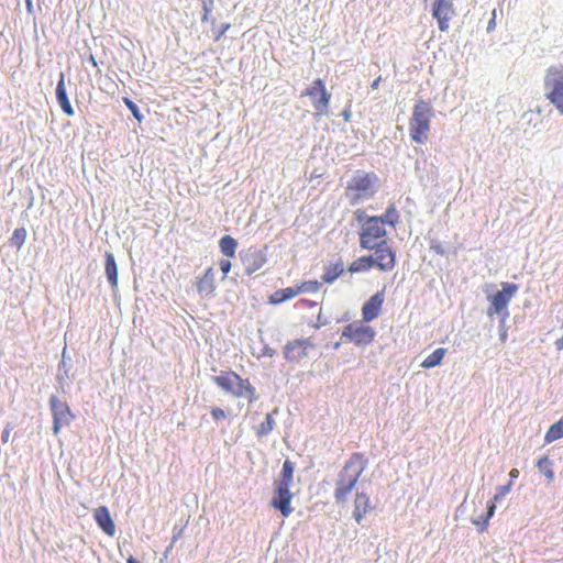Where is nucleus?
Segmentation results:
<instances>
[{
	"label": "nucleus",
	"instance_id": "obj_5",
	"mask_svg": "<svg viewBox=\"0 0 563 563\" xmlns=\"http://www.w3.org/2000/svg\"><path fill=\"white\" fill-rule=\"evenodd\" d=\"M547 99L563 114V66H551L544 76Z\"/></svg>",
	"mask_w": 563,
	"mask_h": 563
},
{
	"label": "nucleus",
	"instance_id": "obj_15",
	"mask_svg": "<svg viewBox=\"0 0 563 563\" xmlns=\"http://www.w3.org/2000/svg\"><path fill=\"white\" fill-rule=\"evenodd\" d=\"M314 344L310 339H297L288 342L284 347V357L290 362H299L308 355Z\"/></svg>",
	"mask_w": 563,
	"mask_h": 563
},
{
	"label": "nucleus",
	"instance_id": "obj_9",
	"mask_svg": "<svg viewBox=\"0 0 563 563\" xmlns=\"http://www.w3.org/2000/svg\"><path fill=\"white\" fill-rule=\"evenodd\" d=\"M518 288L516 284L501 283V290L489 298L490 305L487 308V314L494 317L503 313V319H505L508 316L507 307L512 297L517 294Z\"/></svg>",
	"mask_w": 563,
	"mask_h": 563
},
{
	"label": "nucleus",
	"instance_id": "obj_43",
	"mask_svg": "<svg viewBox=\"0 0 563 563\" xmlns=\"http://www.w3.org/2000/svg\"><path fill=\"white\" fill-rule=\"evenodd\" d=\"M25 7H26V11L29 13H33V3H32V0H25Z\"/></svg>",
	"mask_w": 563,
	"mask_h": 563
},
{
	"label": "nucleus",
	"instance_id": "obj_49",
	"mask_svg": "<svg viewBox=\"0 0 563 563\" xmlns=\"http://www.w3.org/2000/svg\"><path fill=\"white\" fill-rule=\"evenodd\" d=\"M500 336H501V340H503V341H505V340H506V338H507V333H506V332H504V333H501V335H500Z\"/></svg>",
	"mask_w": 563,
	"mask_h": 563
},
{
	"label": "nucleus",
	"instance_id": "obj_44",
	"mask_svg": "<svg viewBox=\"0 0 563 563\" xmlns=\"http://www.w3.org/2000/svg\"><path fill=\"white\" fill-rule=\"evenodd\" d=\"M555 346L559 351L563 350V335L555 341Z\"/></svg>",
	"mask_w": 563,
	"mask_h": 563
},
{
	"label": "nucleus",
	"instance_id": "obj_10",
	"mask_svg": "<svg viewBox=\"0 0 563 563\" xmlns=\"http://www.w3.org/2000/svg\"><path fill=\"white\" fill-rule=\"evenodd\" d=\"M372 251H374V253L369 256L372 257L373 267L384 273L391 272L396 267V251L391 247L387 240L379 241V243Z\"/></svg>",
	"mask_w": 563,
	"mask_h": 563
},
{
	"label": "nucleus",
	"instance_id": "obj_36",
	"mask_svg": "<svg viewBox=\"0 0 563 563\" xmlns=\"http://www.w3.org/2000/svg\"><path fill=\"white\" fill-rule=\"evenodd\" d=\"M210 415L214 421H220L228 418V413L220 407H212Z\"/></svg>",
	"mask_w": 563,
	"mask_h": 563
},
{
	"label": "nucleus",
	"instance_id": "obj_24",
	"mask_svg": "<svg viewBox=\"0 0 563 563\" xmlns=\"http://www.w3.org/2000/svg\"><path fill=\"white\" fill-rule=\"evenodd\" d=\"M343 272L344 264L341 260H339L338 262L325 266L322 280L325 284H332L339 276L343 274Z\"/></svg>",
	"mask_w": 563,
	"mask_h": 563
},
{
	"label": "nucleus",
	"instance_id": "obj_11",
	"mask_svg": "<svg viewBox=\"0 0 563 563\" xmlns=\"http://www.w3.org/2000/svg\"><path fill=\"white\" fill-rule=\"evenodd\" d=\"M320 286L321 284L318 280H307L294 287L278 289L269 296V302L272 305H280L287 300L295 298L300 294L316 292L319 290Z\"/></svg>",
	"mask_w": 563,
	"mask_h": 563
},
{
	"label": "nucleus",
	"instance_id": "obj_13",
	"mask_svg": "<svg viewBox=\"0 0 563 563\" xmlns=\"http://www.w3.org/2000/svg\"><path fill=\"white\" fill-rule=\"evenodd\" d=\"M432 16L438 22L441 32H448L450 22L455 18L456 10L453 0H434L432 3Z\"/></svg>",
	"mask_w": 563,
	"mask_h": 563
},
{
	"label": "nucleus",
	"instance_id": "obj_31",
	"mask_svg": "<svg viewBox=\"0 0 563 563\" xmlns=\"http://www.w3.org/2000/svg\"><path fill=\"white\" fill-rule=\"evenodd\" d=\"M537 467L539 468L540 472H542L545 475L549 483H552L554 481L553 465L548 456L544 455L540 457L537 462Z\"/></svg>",
	"mask_w": 563,
	"mask_h": 563
},
{
	"label": "nucleus",
	"instance_id": "obj_39",
	"mask_svg": "<svg viewBox=\"0 0 563 563\" xmlns=\"http://www.w3.org/2000/svg\"><path fill=\"white\" fill-rule=\"evenodd\" d=\"M496 16H497L496 10H493L492 19L488 22V26H487V31L488 32H492L493 30H495V27H496Z\"/></svg>",
	"mask_w": 563,
	"mask_h": 563
},
{
	"label": "nucleus",
	"instance_id": "obj_12",
	"mask_svg": "<svg viewBox=\"0 0 563 563\" xmlns=\"http://www.w3.org/2000/svg\"><path fill=\"white\" fill-rule=\"evenodd\" d=\"M49 406L53 415V432L57 435L63 427L71 422L74 415L68 404L55 395L49 397Z\"/></svg>",
	"mask_w": 563,
	"mask_h": 563
},
{
	"label": "nucleus",
	"instance_id": "obj_28",
	"mask_svg": "<svg viewBox=\"0 0 563 563\" xmlns=\"http://www.w3.org/2000/svg\"><path fill=\"white\" fill-rule=\"evenodd\" d=\"M371 268H373L372 257L369 255H364V256H361V257L356 258L355 261H353L349 265L347 271L350 273L354 274V273L367 272Z\"/></svg>",
	"mask_w": 563,
	"mask_h": 563
},
{
	"label": "nucleus",
	"instance_id": "obj_23",
	"mask_svg": "<svg viewBox=\"0 0 563 563\" xmlns=\"http://www.w3.org/2000/svg\"><path fill=\"white\" fill-rule=\"evenodd\" d=\"M104 269L108 280L112 288L118 287V266L112 253L107 252L104 255Z\"/></svg>",
	"mask_w": 563,
	"mask_h": 563
},
{
	"label": "nucleus",
	"instance_id": "obj_14",
	"mask_svg": "<svg viewBox=\"0 0 563 563\" xmlns=\"http://www.w3.org/2000/svg\"><path fill=\"white\" fill-rule=\"evenodd\" d=\"M291 486H285L278 483H274V494L271 499V506L280 511L283 517L287 518L294 511L291 507L292 493L290 492Z\"/></svg>",
	"mask_w": 563,
	"mask_h": 563
},
{
	"label": "nucleus",
	"instance_id": "obj_21",
	"mask_svg": "<svg viewBox=\"0 0 563 563\" xmlns=\"http://www.w3.org/2000/svg\"><path fill=\"white\" fill-rule=\"evenodd\" d=\"M197 290L202 297H211L216 291V273L213 267H209L206 269L202 277H200L197 283Z\"/></svg>",
	"mask_w": 563,
	"mask_h": 563
},
{
	"label": "nucleus",
	"instance_id": "obj_41",
	"mask_svg": "<svg viewBox=\"0 0 563 563\" xmlns=\"http://www.w3.org/2000/svg\"><path fill=\"white\" fill-rule=\"evenodd\" d=\"M519 476V471L517 468H512L509 472L510 482L512 483L514 479H516Z\"/></svg>",
	"mask_w": 563,
	"mask_h": 563
},
{
	"label": "nucleus",
	"instance_id": "obj_37",
	"mask_svg": "<svg viewBox=\"0 0 563 563\" xmlns=\"http://www.w3.org/2000/svg\"><path fill=\"white\" fill-rule=\"evenodd\" d=\"M219 265H220V269L224 276L231 271L232 264H231L230 260H221L219 262Z\"/></svg>",
	"mask_w": 563,
	"mask_h": 563
},
{
	"label": "nucleus",
	"instance_id": "obj_27",
	"mask_svg": "<svg viewBox=\"0 0 563 563\" xmlns=\"http://www.w3.org/2000/svg\"><path fill=\"white\" fill-rule=\"evenodd\" d=\"M219 247L221 253L227 257H234L238 247V242L231 235H224L219 241Z\"/></svg>",
	"mask_w": 563,
	"mask_h": 563
},
{
	"label": "nucleus",
	"instance_id": "obj_35",
	"mask_svg": "<svg viewBox=\"0 0 563 563\" xmlns=\"http://www.w3.org/2000/svg\"><path fill=\"white\" fill-rule=\"evenodd\" d=\"M123 101H124L125 106L129 108V110L132 112L133 117L137 121H141L143 117H142L140 110H139V107L131 99H129L128 97H124Z\"/></svg>",
	"mask_w": 563,
	"mask_h": 563
},
{
	"label": "nucleus",
	"instance_id": "obj_2",
	"mask_svg": "<svg viewBox=\"0 0 563 563\" xmlns=\"http://www.w3.org/2000/svg\"><path fill=\"white\" fill-rule=\"evenodd\" d=\"M212 382L224 393L235 398H245L250 404L257 400L256 388L249 378L233 371H222L212 377Z\"/></svg>",
	"mask_w": 563,
	"mask_h": 563
},
{
	"label": "nucleus",
	"instance_id": "obj_4",
	"mask_svg": "<svg viewBox=\"0 0 563 563\" xmlns=\"http://www.w3.org/2000/svg\"><path fill=\"white\" fill-rule=\"evenodd\" d=\"M377 177L374 173L356 172L345 188V196L354 205L376 192Z\"/></svg>",
	"mask_w": 563,
	"mask_h": 563
},
{
	"label": "nucleus",
	"instance_id": "obj_1",
	"mask_svg": "<svg viewBox=\"0 0 563 563\" xmlns=\"http://www.w3.org/2000/svg\"><path fill=\"white\" fill-rule=\"evenodd\" d=\"M366 465L367 460L361 452L353 453L345 462L339 474L334 490V498L338 504L346 501L347 495L355 487Z\"/></svg>",
	"mask_w": 563,
	"mask_h": 563
},
{
	"label": "nucleus",
	"instance_id": "obj_42",
	"mask_svg": "<svg viewBox=\"0 0 563 563\" xmlns=\"http://www.w3.org/2000/svg\"><path fill=\"white\" fill-rule=\"evenodd\" d=\"M380 81H382V76H378V77H377V78L372 82L371 88H372V89H374V90H375V89H377V88L379 87Z\"/></svg>",
	"mask_w": 563,
	"mask_h": 563
},
{
	"label": "nucleus",
	"instance_id": "obj_34",
	"mask_svg": "<svg viewBox=\"0 0 563 563\" xmlns=\"http://www.w3.org/2000/svg\"><path fill=\"white\" fill-rule=\"evenodd\" d=\"M213 3H214L213 0H201V5H202V16H201V20L203 22L209 20L210 14H211L212 9H213Z\"/></svg>",
	"mask_w": 563,
	"mask_h": 563
},
{
	"label": "nucleus",
	"instance_id": "obj_46",
	"mask_svg": "<svg viewBox=\"0 0 563 563\" xmlns=\"http://www.w3.org/2000/svg\"><path fill=\"white\" fill-rule=\"evenodd\" d=\"M343 115H344L345 121H349V120H350V115H351V114H350V111H346V110H345V111L343 112Z\"/></svg>",
	"mask_w": 563,
	"mask_h": 563
},
{
	"label": "nucleus",
	"instance_id": "obj_29",
	"mask_svg": "<svg viewBox=\"0 0 563 563\" xmlns=\"http://www.w3.org/2000/svg\"><path fill=\"white\" fill-rule=\"evenodd\" d=\"M377 219H382L383 225L388 224L395 228L399 223L400 216L396 206L391 203L387 207L386 212L383 216L377 217Z\"/></svg>",
	"mask_w": 563,
	"mask_h": 563
},
{
	"label": "nucleus",
	"instance_id": "obj_6",
	"mask_svg": "<svg viewBox=\"0 0 563 563\" xmlns=\"http://www.w3.org/2000/svg\"><path fill=\"white\" fill-rule=\"evenodd\" d=\"M301 97L310 98L311 104L316 111V117L329 114L331 93L327 90L325 84L322 79H314L311 86L302 91Z\"/></svg>",
	"mask_w": 563,
	"mask_h": 563
},
{
	"label": "nucleus",
	"instance_id": "obj_38",
	"mask_svg": "<svg viewBox=\"0 0 563 563\" xmlns=\"http://www.w3.org/2000/svg\"><path fill=\"white\" fill-rule=\"evenodd\" d=\"M230 29V24L229 23H225L221 26V29L219 30V32L216 34L214 36V41L218 42L221 40V37L224 35V33Z\"/></svg>",
	"mask_w": 563,
	"mask_h": 563
},
{
	"label": "nucleus",
	"instance_id": "obj_47",
	"mask_svg": "<svg viewBox=\"0 0 563 563\" xmlns=\"http://www.w3.org/2000/svg\"><path fill=\"white\" fill-rule=\"evenodd\" d=\"M128 563H140L136 559H134L133 556H130L126 561Z\"/></svg>",
	"mask_w": 563,
	"mask_h": 563
},
{
	"label": "nucleus",
	"instance_id": "obj_25",
	"mask_svg": "<svg viewBox=\"0 0 563 563\" xmlns=\"http://www.w3.org/2000/svg\"><path fill=\"white\" fill-rule=\"evenodd\" d=\"M294 473H295V464L290 460H286L283 463V468L280 472V476L278 481L274 483H278L285 486H291L294 483Z\"/></svg>",
	"mask_w": 563,
	"mask_h": 563
},
{
	"label": "nucleus",
	"instance_id": "obj_17",
	"mask_svg": "<svg viewBox=\"0 0 563 563\" xmlns=\"http://www.w3.org/2000/svg\"><path fill=\"white\" fill-rule=\"evenodd\" d=\"M385 301V289L374 294L362 307V320L371 322L378 318Z\"/></svg>",
	"mask_w": 563,
	"mask_h": 563
},
{
	"label": "nucleus",
	"instance_id": "obj_19",
	"mask_svg": "<svg viewBox=\"0 0 563 563\" xmlns=\"http://www.w3.org/2000/svg\"><path fill=\"white\" fill-rule=\"evenodd\" d=\"M93 518L99 528L109 537L115 534V525L106 506H99L93 510Z\"/></svg>",
	"mask_w": 563,
	"mask_h": 563
},
{
	"label": "nucleus",
	"instance_id": "obj_20",
	"mask_svg": "<svg viewBox=\"0 0 563 563\" xmlns=\"http://www.w3.org/2000/svg\"><path fill=\"white\" fill-rule=\"evenodd\" d=\"M245 272L251 275L261 269L266 263V255L257 249H250L242 258Z\"/></svg>",
	"mask_w": 563,
	"mask_h": 563
},
{
	"label": "nucleus",
	"instance_id": "obj_45",
	"mask_svg": "<svg viewBox=\"0 0 563 563\" xmlns=\"http://www.w3.org/2000/svg\"><path fill=\"white\" fill-rule=\"evenodd\" d=\"M300 302H301V303H303V305L311 306V307L317 306V303H316V302L310 301V300H308V299H302V300H300Z\"/></svg>",
	"mask_w": 563,
	"mask_h": 563
},
{
	"label": "nucleus",
	"instance_id": "obj_26",
	"mask_svg": "<svg viewBox=\"0 0 563 563\" xmlns=\"http://www.w3.org/2000/svg\"><path fill=\"white\" fill-rule=\"evenodd\" d=\"M446 355V349L439 347L428 355L421 363L423 368H433L440 365Z\"/></svg>",
	"mask_w": 563,
	"mask_h": 563
},
{
	"label": "nucleus",
	"instance_id": "obj_7",
	"mask_svg": "<svg viewBox=\"0 0 563 563\" xmlns=\"http://www.w3.org/2000/svg\"><path fill=\"white\" fill-rule=\"evenodd\" d=\"M387 232L382 224V219L376 216L368 217L360 232V246L363 250L372 251L382 240H386Z\"/></svg>",
	"mask_w": 563,
	"mask_h": 563
},
{
	"label": "nucleus",
	"instance_id": "obj_32",
	"mask_svg": "<svg viewBox=\"0 0 563 563\" xmlns=\"http://www.w3.org/2000/svg\"><path fill=\"white\" fill-rule=\"evenodd\" d=\"M274 427L275 420L273 418V415L267 413L265 420L261 424L255 427V434L257 435V438H263L269 434L273 431Z\"/></svg>",
	"mask_w": 563,
	"mask_h": 563
},
{
	"label": "nucleus",
	"instance_id": "obj_8",
	"mask_svg": "<svg viewBox=\"0 0 563 563\" xmlns=\"http://www.w3.org/2000/svg\"><path fill=\"white\" fill-rule=\"evenodd\" d=\"M365 323L363 320H356L346 324L342 330V338L357 346L369 345L375 339L376 331Z\"/></svg>",
	"mask_w": 563,
	"mask_h": 563
},
{
	"label": "nucleus",
	"instance_id": "obj_16",
	"mask_svg": "<svg viewBox=\"0 0 563 563\" xmlns=\"http://www.w3.org/2000/svg\"><path fill=\"white\" fill-rule=\"evenodd\" d=\"M511 482H509L507 485L499 486L497 488V493L495 494L493 500L489 503L487 507V512L485 516L475 518L472 520V522L479 527V532H485L488 527L489 519L494 516L495 509H496V503L499 501L503 497H505L511 489Z\"/></svg>",
	"mask_w": 563,
	"mask_h": 563
},
{
	"label": "nucleus",
	"instance_id": "obj_48",
	"mask_svg": "<svg viewBox=\"0 0 563 563\" xmlns=\"http://www.w3.org/2000/svg\"><path fill=\"white\" fill-rule=\"evenodd\" d=\"M90 60L93 66H97V62L92 55L90 56Z\"/></svg>",
	"mask_w": 563,
	"mask_h": 563
},
{
	"label": "nucleus",
	"instance_id": "obj_33",
	"mask_svg": "<svg viewBox=\"0 0 563 563\" xmlns=\"http://www.w3.org/2000/svg\"><path fill=\"white\" fill-rule=\"evenodd\" d=\"M26 239V230L24 228H18L13 231L10 238V244L15 246L18 250L22 247Z\"/></svg>",
	"mask_w": 563,
	"mask_h": 563
},
{
	"label": "nucleus",
	"instance_id": "obj_3",
	"mask_svg": "<svg viewBox=\"0 0 563 563\" xmlns=\"http://www.w3.org/2000/svg\"><path fill=\"white\" fill-rule=\"evenodd\" d=\"M432 117L433 109L431 104L424 100H418L409 120V133L413 142L423 144L428 141Z\"/></svg>",
	"mask_w": 563,
	"mask_h": 563
},
{
	"label": "nucleus",
	"instance_id": "obj_30",
	"mask_svg": "<svg viewBox=\"0 0 563 563\" xmlns=\"http://www.w3.org/2000/svg\"><path fill=\"white\" fill-rule=\"evenodd\" d=\"M561 438H563V417L549 428L544 435V441L549 444Z\"/></svg>",
	"mask_w": 563,
	"mask_h": 563
},
{
	"label": "nucleus",
	"instance_id": "obj_22",
	"mask_svg": "<svg viewBox=\"0 0 563 563\" xmlns=\"http://www.w3.org/2000/svg\"><path fill=\"white\" fill-rule=\"evenodd\" d=\"M56 98H57V101H58L62 110L64 111V113L69 117L74 115V109L69 102V99H68V96L66 92L64 73H60V75H59V80L56 86Z\"/></svg>",
	"mask_w": 563,
	"mask_h": 563
},
{
	"label": "nucleus",
	"instance_id": "obj_40",
	"mask_svg": "<svg viewBox=\"0 0 563 563\" xmlns=\"http://www.w3.org/2000/svg\"><path fill=\"white\" fill-rule=\"evenodd\" d=\"M10 433H11V428L10 427H7L3 432H2V435H1V440L3 443H7L9 441V438H10Z\"/></svg>",
	"mask_w": 563,
	"mask_h": 563
},
{
	"label": "nucleus",
	"instance_id": "obj_18",
	"mask_svg": "<svg viewBox=\"0 0 563 563\" xmlns=\"http://www.w3.org/2000/svg\"><path fill=\"white\" fill-rule=\"evenodd\" d=\"M353 506V518L358 525L367 514L375 509L369 496L363 492L355 495Z\"/></svg>",
	"mask_w": 563,
	"mask_h": 563
}]
</instances>
